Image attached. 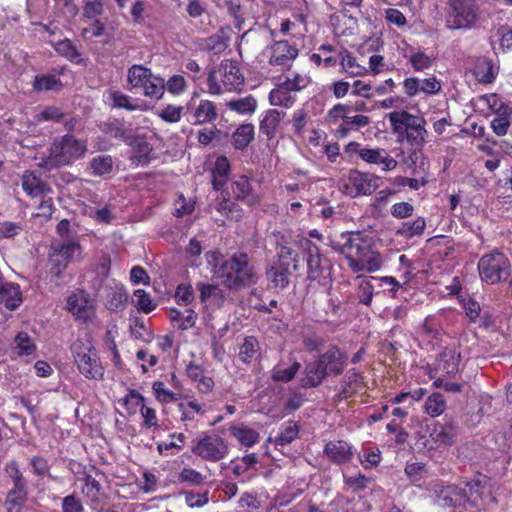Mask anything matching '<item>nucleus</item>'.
<instances>
[{"instance_id":"46","label":"nucleus","mask_w":512,"mask_h":512,"mask_svg":"<svg viewBox=\"0 0 512 512\" xmlns=\"http://www.w3.org/2000/svg\"><path fill=\"white\" fill-rule=\"evenodd\" d=\"M228 109L241 115H251L256 111L257 101L252 95L231 100L227 103Z\"/></svg>"},{"instance_id":"45","label":"nucleus","mask_w":512,"mask_h":512,"mask_svg":"<svg viewBox=\"0 0 512 512\" xmlns=\"http://www.w3.org/2000/svg\"><path fill=\"white\" fill-rule=\"evenodd\" d=\"M512 108H504L501 113L495 114V117L490 123L492 131L497 136H504L507 134L511 125Z\"/></svg>"},{"instance_id":"15","label":"nucleus","mask_w":512,"mask_h":512,"mask_svg":"<svg viewBox=\"0 0 512 512\" xmlns=\"http://www.w3.org/2000/svg\"><path fill=\"white\" fill-rule=\"evenodd\" d=\"M456 436V423L450 418H444L443 421H437L431 428H429V437L432 441V447L452 445L456 440Z\"/></svg>"},{"instance_id":"56","label":"nucleus","mask_w":512,"mask_h":512,"mask_svg":"<svg viewBox=\"0 0 512 512\" xmlns=\"http://www.w3.org/2000/svg\"><path fill=\"white\" fill-rule=\"evenodd\" d=\"M308 119V112L305 109H297L294 111L290 122L295 136L302 137L304 135Z\"/></svg>"},{"instance_id":"6","label":"nucleus","mask_w":512,"mask_h":512,"mask_svg":"<svg viewBox=\"0 0 512 512\" xmlns=\"http://www.w3.org/2000/svg\"><path fill=\"white\" fill-rule=\"evenodd\" d=\"M244 85L242 74L237 61L223 59L217 70H211L207 77L208 92L219 95L225 91H239Z\"/></svg>"},{"instance_id":"4","label":"nucleus","mask_w":512,"mask_h":512,"mask_svg":"<svg viewBox=\"0 0 512 512\" xmlns=\"http://www.w3.org/2000/svg\"><path fill=\"white\" fill-rule=\"evenodd\" d=\"M302 247L305 253L309 288L318 285L324 292H328L333 283V265L331 261L309 239L302 242Z\"/></svg>"},{"instance_id":"49","label":"nucleus","mask_w":512,"mask_h":512,"mask_svg":"<svg viewBox=\"0 0 512 512\" xmlns=\"http://www.w3.org/2000/svg\"><path fill=\"white\" fill-rule=\"evenodd\" d=\"M108 95L109 99L112 101V108L126 109L128 111H135L138 108V105L133 102L130 96L119 90L109 89Z\"/></svg>"},{"instance_id":"55","label":"nucleus","mask_w":512,"mask_h":512,"mask_svg":"<svg viewBox=\"0 0 512 512\" xmlns=\"http://www.w3.org/2000/svg\"><path fill=\"white\" fill-rule=\"evenodd\" d=\"M135 306L139 312L149 314L156 308V303L153 302L150 293L144 289H137L134 291Z\"/></svg>"},{"instance_id":"34","label":"nucleus","mask_w":512,"mask_h":512,"mask_svg":"<svg viewBox=\"0 0 512 512\" xmlns=\"http://www.w3.org/2000/svg\"><path fill=\"white\" fill-rule=\"evenodd\" d=\"M269 103L272 106L291 108L296 102V96L283 83L276 85L269 92Z\"/></svg>"},{"instance_id":"19","label":"nucleus","mask_w":512,"mask_h":512,"mask_svg":"<svg viewBox=\"0 0 512 512\" xmlns=\"http://www.w3.org/2000/svg\"><path fill=\"white\" fill-rule=\"evenodd\" d=\"M23 302L20 285L8 282L3 275L0 276V305L10 311L16 310Z\"/></svg>"},{"instance_id":"42","label":"nucleus","mask_w":512,"mask_h":512,"mask_svg":"<svg viewBox=\"0 0 512 512\" xmlns=\"http://www.w3.org/2000/svg\"><path fill=\"white\" fill-rule=\"evenodd\" d=\"M473 75L480 83H492L496 78L492 61L486 58L478 60L474 67Z\"/></svg>"},{"instance_id":"2","label":"nucleus","mask_w":512,"mask_h":512,"mask_svg":"<svg viewBox=\"0 0 512 512\" xmlns=\"http://www.w3.org/2000/svg\"><path fill=\"white\" fill-rule=\"evenodd\" d=\"M215 273L221 284L229 290L246 289L258 281L255 267L244 252L234 253L223 260Z\"/></svg>"},{"instance_id":"20","label":"nucleus","mask_w":512,"mask_h":512,"mask_svg":"<svg viewBox=\"0 0 512 512\" xmlns=\"http://www.w3.org/2000/svg\"><path fill=\"white\" fill-rule=\"evenodd\" d=\"M361 160L367 164L381 165L383 171L394 170L398 162L394 159L384 148H369L365 146L363 153H361Z\"/></svg>"},{"instance_id":"64","label":"nucleus","mask_w":512,"mask_h":512,"mask_svg":"<svg viewBox=\"0 0 512 512\" xmlns=\"http://www.w3.org/2000/svg\"><path fill=\"white\" fill-rule=\"evenodd\" d=\"M480 100L484 102L494 114L501 113L504 108H511L508 104L503 102L501 97L496 93L482 95Z\"/></svg>"},{"instance_id":"12","label":"nucleus","mask_w":512,"mask_h":512,"mask_svg":"<svg viewBox=\"0 0 512 512\" xmlns=\"http://www.w3.org/2000/svg\"><path fill=\"white\" fill-rule=\"evenodd\" d=\"M67 310L76 320L88 323L96 316V308L90 294L83 289H76L67 297Z\"/></svg>"},{"instance_id":"23","label":"nucleus","mask_w":512,"mask_h":512,"mask_svg":"<svg viewBox=\"0 0 512 512\" xmlns=\"http://www.w3.org/2000/svg\"><path fill=\"white\" fill-rule=\"evenodd\" d=\"M99 130L114 139L128 143L131 129L127 128L124 119L109 117L98 125Z\"/></svg>"},{"instance_id":"44","label":"nucleus","mask_w":512,"mask_h":512,"mask_svg":"<svg viewBox=\"0 0 512 512\" xmlns=\"http://www.w3.org/2000/svg\"><path fill=\"white\" fill-rule=\"evenodd\" d=\"M299 434V426L293 421L283 423L279 428V433L275 437V444L284 446L293 442Z\"/></svg>"},{"instance_id":"9","label":"nucleus","mask_w":512,"mask_h":512,"mask_svg":"<svg viewBox=\"0 0 512 512\" xmlns=\"http://www.w3.org/2000/svg\"><path fill=\"white\" fill-rule=\"evenodd\" d=\"M478 17L477 0H448L446 23L450 29H471Z\"/></svg>"},{"instance_id":"3","label":"nucleus","mask_w":512,"mask_h":512,"mask_svg":"<svg viewBox=\"0 0 512 512\" xmlns=\"http://www.w3.org/2000/svg\"><path fill=\"white\" fill-rule=\"evenodd\" d=\"M87 142L67 133L55 139L49 147V154L42 159L40 166L46 170L70 166L85 156Z\"/></svg>"},{"instance_id":"14","label":"nucleus","mask_w":512,"mask_h":512,"mask_svg":"<svg viewBox=\"0 0 512 512\" xmlns=\"http://www.w3.org/2000/svg\"><path fill=\"white\" fill-rule=\"evenodd\" d=\"M380 180L381 178L377 175L351 170L346 185V194L353 198L361 195H371L380 186Z\"/></svg>"},{"instance_id":"21","label":"nucleus","mask_w":512,"mask_h":512,"mask_svg":"<svg viewBox=\"0 0 512 512\" xmlns=\"http://www.w3.org/2000/svg\"><path fill=\"white\" fill-rule=\"evenodd\" d=\"M21 187L27 196L37 198L51 192L48 183L35 171L26 170L21 177Z\"/></svg>"},{"instance_id":"37","label":"nucleus","mask_w":512,"mask_h":512,"mask_svg":"<svg viewBox=\"0 0 512 512\" xmlns=\"http://www.w3.org/2000/svg\"><path fill=\"white\" fill-rule=\"evenodd\" d=\"M302 337L304 347L310 352L320 351L326 342V338L312 325L303 327Z\"/></svg>"},{"instance_id":"62","label":"nucleus","mask_w":512,"mask_h":512,"mask_svg":"<svg viewBox=\"0 0 512 512\" xmlns=\"http://www.w3.org/2000/svg\"><path fill=\"white\" fill-rule=\"evenodd\" d=\"M165 89L175 96L181 95L187 89V83L184 76L175 74L165 82Z\"/></svg>"},{"instance_id":"22","label":"nucleus","mask_w":512,"mask_h":512,"mask_svg":"<svg viewBox=\"0 0 512 512\" xmlns=\"http://www.w3.org/2000/svg\"><path fill=\"white\" fill-rule=\"evenodd\" d=\"M75 362L79 371L89 379L103 377L104 368L98 358V354H76Z\"/></svg>"},{"instance_id":"57","label":"nucleus","mask_w":512,"mask_h":512,"mask_svg":"<svg viewBox=\"0 0 512 512\" xmlns=\"http://www.w3.org/2000/svg\"><path fill=\"white\" fill-rule=\"evenodd\" d=\"M152 388L155 393L156 399L161 403H171L181 398V394L174 393L171 390L167 389L165 384L161 381L154 382Z\"/></svg>"},{"instance_id":"36","label":"nucleus","mask_w":512,"mask_h":512,"mask_svg":"<svg viewBox=\"0 0 512 512\" xmlns=\"http://www.w3.org/2000/svg\"><path fill=\"white\" fill-rule=\"evenodd\" d=\"M319 53H312L310 61L317 67L323 66L325 68L335 67L338 63V58L333 56L332 53L335 48L331 44H322L318 47Z\"/></svg>"},{"instance_id":"41","label":"nucleus","mask_w":512,"mask_h":512,"mask_svg":"<svg viewBox=\"0 0 512 512\" xmlns=\"http://www.w3.org/2000/svg\"><path fill=\"white\" fill-rule=\"evenodd\" d=\"M230 431L231 435L235 437L241 445L247 447L255 445L260 440L259 433L255 429L245 425L232 426Z\"/></svg>"},{"instance_id":"5","label":"nucleus","mask_w":512,"mask_h":512,"mask_svg":"<svg viewBox=\"0 0 512 512\" xmlns=\"http://www.w3.org/2000/svg\"><path fill=\"white\" fill-rule=\"evenodd\" d=\"M392 131L398 141H406L412 146H422L426 136V121L423 117L411 114L406 110L393 111L388 115Z\"/></svg>"},{"instance_id":"11","label":"nucleus","mask_w":512,"mask_h":512,"mask_svg":"<svg viewBox=\"0 0 512 512\" xmlns=\"http://www.w3.org/2000/svg\"><path fill=\"white\" fill-rule=\"evenodd\" d=\"M82 252V247L77 241H68L52 244L49 252L51 275L59 279L68 265L74 260L75 255Z\"/></svg>"},{"instance_id":"16","label":"nucleus","mask_w":512,"mask_h":512,"mask_svg":"<svg viewBox=\"0 0 512 512\" xmlns=\"http://www.w3.org/2000/svg\"><path fill=\"white\" fill-rule=\"evenodd\" d=\"M269 49V64L272 66H290L299 53L297 47L287 40L274 41Z\"/></svg>"},{"instance_id":"29","label":"nucleus","mask_w":512,"mask_h":512,"mask_svg":"<svg viewBox=\"0 0 512 512\" xmlns=\"http://www.w3.org/2000/svg\"><path fill=\"white\" fill-rule=\"evenodd\" d=\"M231 172V166L228 158L224 155L218 156L214 166L211 169L212 186L216 191H220L226 185Z\"/></svg>"},{"instance_id":"53","label":"nucleus","mask_w":512,"mask_h":512,"mask_svg":"<svg viewBox=\"0 0 512 512\" xmlns=\"http://www.w3.org/2000/svg\"><path fill=\"white\" fill-rule=\"evenodd\" d=\"M55 50L71 62L80 64L83 61V59L81 58V53L69 39L59 41L55 45Z\"/></svg>"},{"instance_id":"26","label":"nucleus","mask_w":512,"mask_h":512,"mask_svg":"<svg viewBox=\"0 0 512 512\" xmlns=\"http://www.w3.org/2000/svg\"><path fill=\"white\" fill-rule=\"evenodd\" d=\"M285 115V112L277 109L267 110L259 123L260 134L264 135L268 141L273 140L276 137L281 120Z\"/></svg>"},{"instance_id":"17","label":"nucleus","mask_w":512,"mask_h":512,"mask_svg":"<svg viewBox=\"0 0 512 512\" xmlns=\"http://www.w3.org/2000/svg\"><path fill=\"white\" fill-rule=\"evenodd\" d=\"M291 271L287 264H279L274 261L266 266L265 277L269 289L276 292L283 291L290 284Z\"/></svg>"},{"instance_id":"24","label":"nucleus","mask_w":512,"mask_h":512,"mask_svg":"<svg viewBox=\"0 0 512 512\" xmlns=\"http://www.w3.org/2000/svg\"><path fill=\"white\" fill-rule=\"evenodd\" d=\"M274 236L277 237V252L271 261L279 264H287L289 267L293 265V268L296 270L299 263V254L295 249L288 245L287 239L284 235L278 232L277 234H274Z\"/></svg>"},{"instance_id":"54","label":"nucleus","mask_w":512,"mask_h":512,"mask_svg":"<svg viewBox=\"0 0 512 512\" xmlns=\"http://www.w3.org/2000/svg\"><path fill=\"white\" fill-rule=\"evenodd\" d=\"M299 368L300 364L298 362H294L288 367L278 364L273 369L272 379L274 381L289 382L293 379Z\"/></svg>"},{"instance_id":"28","label":"nucleus","mask_w":512,"mask_h":512,"mask_svg":"<svg viewBox=\"0 0 512 512\" xmlns=\"http://www.w3.org/2000/svg\"><path fill=\"white\" fill-rule=\"evenodd\" d=\"M167 316L173 327L182 331L192 328L198 318L197 313L193 309H185L184 311H181L175 307L168 309Z\"/></svg>"},{"instance_id":"1","label":"nucleus","mask_w":512,"mask_h":512,"mask_svg":"<svg viewBox=\"0 0 512 512\" xmlns=\"http://www.w3.org/2000/svg\"><path fill=\"white\" fill-rule=\"evenodd\" d=\"M341 242L335 250L347 260L353 273L378 271L383 264L381 254L374 249L375 241L364 231H350L341 234Z\"/></svg>"},{"instance_id":"61","label":"nucleus","mask_w":512,"mask_h":512,"mask_svg":"<svg viewBox=\"0 0 512 512\" xmlns=\"http://www.w3.org/2000/svg\"><path fill=\"white\" fill-rule=\"evenodd\" d=\"M61 85V81L55 75H37L33 82V88L36 91H48L55 86Z\"/></svg>"},{"instance_id":"60","label":"nucleus","mask_w":512,"mask_h":512,"mask_svg":"<svg viewBox=\"0 0 512 512\" xmlns=\"http://www.w3.org/2000/svg\"><path fill=\"white\" fill-rule=\"evenodd\" d=\"M205 477L192 468H184L178 475V482L190 486H199L204 482Z\"/></svg>"},{"instance_id":"58","label":"nucleus","mask_w":512,"mask_h":512,"mask_svg":"<svg viewBox=\"0 0 512 512\" xmlns=\"http://www.w3.org/2000/svg\"><path fill=\"white\" fill-rule=\"evenodd\" d=\"M175 302L180 306H188L194 300V291L190 284L181 283L174 293Z\"/></svg>"},{"instance_id":"39","label":"nucleus","mask_w":512,"mask_h":512,"mask_svg":"<svg viewBox=\"0 0 512 512\" xmlns=\"http://www.w3.org/2000/svg\"><path fill=\"white\" fill-rule=\"evenodd\" d=\"M197 290L199 291V299L201 303L206 304L212 301L215 304H220L224 301V294L218 285L197 283Z\"/></svg>"},{"instance_id":"25","label":"nucleus","mask_w":512,"mask_h":512,"mask_svg":"<svg viewBox=\"0 0 512 512\" xmlns=\"http://www.w3.org/2000/svg\"><path fill=\"white\" fill-rule=\"evenodd\" d=\"M324 454L335 464L348 463L353 456L351 446L342 440L328 442L325 445Z\"/></svg>"},{"instance_id":"33","label":"nucleus","mask_w":512,"mask_h":512,"mask_svg":"<svg viewBox=\"0 0 512 512\" xmlns=\"http://www.w3.org/2000/svg\"><path fill=\"white\" fill-rule=\"evenodd\" d=\"M341 71L349 76H362L367 73V68L358 63L357 58L348 50L343 49L338 59Z\"/></svg>"},{"instance_id":"40","label":"nucleus","mask_w":512,"mask_h":512,"mask_svg":"<svg viewBox=\"0 0 512 512\" xmlns=\"http://www.w3.org/2000/svg\"><path fill=\"white\" fill-rule=\"evenodd\" d=\"M437 501L444 507H456L464 504V496L460 488L447 486L441 490Z\"/></svg>"},{"instance_id":"52","label":"nucleus","mask_w":512,"mask_h":512,"mask_svg":"<svg viewBox=\"0 0 512 512\" xmlns=\"http://www.w3.org/2000/svg\"><path fill=\"white\" fill-rule=\"evenodd\" d=\"M216 210L229 220L239 221L243 217V209L229 198H224L220 201Z\"/></svg>"},{"instance_id":"43","label":"nucleus","mask_w":512,"mask_h":512,"mask_svg":"<svg viewBox=\"0 0 512 512\" xmlns=\"http://www.w3.org/2000/svg\"><path fill=\"white\" fill-rule=\"evenodd\" d=\"M28 493L8 491L4 506L7 512H28L26 505Z\"/></svg>"},{"instance_id":"31","label":"nucleus","mask_w":512,"mask_h":512,"mask_svg":"<svg viewBox=\"0 0 512 512\" xmlns=\"http://www.w3.org/2000/svg\"><path fill=\"white\" fill-rule=\"evenodd\" d=\"M255 138V127L252 123L240 124L231 135V145L235 150L244 151Z\"/></svg>"},{"instance_id":"38","label":"nucleus","mask_w":512,"mask_h":512,"mask_svg":"<svg viewBox=\"0 0 512 512\" xmlns=\"http://www.w3.org/2000/svg\"><path fill=\"white\" fill-rule=\"evenodd\" d=\"M485 486L482 484L480 479L472 480L466 483L465 487L461 489L462 495L464 496V503L467 501L473 507H480V501L484 494Z\"/></svg>"},{"instance_id":"59","label":"nucleus","mask_w":512,"mask_h":512,"mask_svg":"<svg viewBox=\"0 0 512 512\" xmlns=\"http://www.w3.org/2000/svg\"><path fill=\"white\" fill-rule=\"evenodd\" d=\"M408 61L411 64L414 71H424L432 66V58L428 56L424 51H417L412 53L408 57Z\"/></svg>"},{"instance_id":"10","label":"nucleus","mask_w":512,"mask_h":512,"mask_svg":"<svg viewBox=\"0 0 512 512\" xmlns=\"http://www.w3.org/2000/svg\"><path fill=\"white\" fill-rule=\"evenodd\" d=\"M348 104H335L329 111L328 117L332 123L337 124L334 136L343 139L349 136L352 131H357L370 124V117L364 114L352 115L349 112Z\"/></svg>"},{"instance_id":"51","label":"nucleus","mask_w":512,"mask_h":512,"mask_svg":"<svg viewBox=\"0 0 512 512\" xmlns=\"http://www.w3.org/2000/svg\"><path fill=\"white\" fill-rule=\"evenodd\" d=\"M231 189L236 200H244L250 195L252 186L247 176L237 175L232 179Z\"/></svg>"},{"instance_id":"13","label":"nucleus","mask_w":512,"mask_h":512,"mask_svg":"<svg viewBox=\"0 0 512 512\" xmlns=\"http://www.w3.org/2000/svg\"><path fill=\"white\" fill-rule=\"evenodd\" d=\"M192 452L204 460L217 462L228 454L226 441L217 435H208L196 441Z\"/></svg>"},{"instance_id":"35","label":"nucleus","mask_w":512,"mask_h":512,"mask_svg":"<svg viewBox=\"0 0 512 512\" xmlns=\"http://www.w3.org/2000/svg\"><path fill=\"white\" fill-rule=\"evenodd\" d=\"M426 229V220L424 217L419 216L412 221L402 222L396 229L395 235L405 239L413 237H420L424 234Z\"/></svg>"},{"instance_id":"30","label":"nucleus","mask_w":512,"mask_h":512,"mask_svg":"<svg viewBox=\"0 0 512 512\" xmlns=\"http://www.w3.org/2000/svg\"><path fill=\"white\" fill-rule=\"evenodd\" d=\"M128 302V295L123 285L115 284L107 288L105 307L113 312L123 311Z\"/></svg>"},{"instance_id":"27","label":"nucleus","mask_w":512,"mask_h":512,"mask_svg":"<svg viewBox=\"0 0 512 512\" xmlns=\"http://www.w3.org/2000/svg\"><path fill=\"white\" fill-rule=\"evenodd\" d=\"M127 144L131 146L134 152V155L131 157V161L134 164L145 166L150 163L153 149L144 137L133 136L131 134V138Z\"/></svg>"},{"instance_id":"8","label":"nucleus","mask_w":512,"mask_h":512,"mask_svg":"<svg viewBox=\"0 0 512 512\" xmlns=\"http://www.w3.org/2000/svg\"><path fill=\"white\" fill-rule=\"evenodd\" d=\"M478 272L482 281L491 285L498 284L510 277L511 263L505 253L494 249L479 259Z\"/></svg>"},{"instance_id":"50","label":"nucleus","mask_w":512,"mask_h":512,"mask_svg":"<svg viewBox=\"0 0 512 512\" xmlns=\"http://www.w3.org/2000/svg\"><path fill=\"white\" fill-rule=\"evenodd\" d=\"M446 409V401L442 394L434 392L425 401L424 411L431 417L440 416Z\"/></svg>"},{"instance_id":"63","label":"nucleus","mask_w":512,"mask_h":512,"mask_svg":"<svg viewBox=\"0 0 512 512\" xmlns=\"http://www.w3.org/2000/svg\"><path fill=\"white\" fill-rule=\"evenodd\" d=\"M13 343L18 352H35L36 350L35 342L27 332H19Z\"/></svg>"},{"instance_id":"47","label":"nucleus","mask_w":512,"mask_h":512,"mask_svg":"<svg viewBox=\"0 0 512 512\" xmlns=\"http://www.w3.org/2000/svg\"><path fill=\"white\" fill-rule=\"evenodd\" d=\"M461 354H440L437 364L438 371L444 376H451L458 372Z\"/></svg>"},{"instance_id":"18","label":"nucleus","mask_w":512,"mask_h":512,"mask_svg":"<svg viewBox=\"0 0 512 512\" xmlns=\"http://www.w3.org/2000/svg\"><path fill=\"white\" fill-rule=\"evenodd\" d=\"M333 354H319L317 361L309 363L305 369V376L301 379L302 386L316 387L327 374V361Z\"/></svg>"},{"instance_id":"7","label":"nucleus","mask_w":512,"mask_h":512,"mask_svg":"<svg viewBox=\"0 0 512 512\" xmlns=\"http://www.w3.org/2000/svg\"><path fill=\"white\" fill-rule=\"evenodd\" d=\"M127 83L129 90L140 91L143 96L153 100H160L165 92V80L141 64H134L128 69Z\"/></svg>"},{"instance_id":"32","label":"nucleus","mask_w":512,"mask_h":512,"mask_svg":"<svg viewBox=\"0 0 512 512\" xmlns=\"http://www.w3.org/2000/svg\"><path fill=\"white\" fill-rule=\"evenodd\" d=\"M218 118L216 104L213 101L202 99L193 113V124L201 125L213 123Z\"/></svg>"},{"instance_id":"48","label":"nucleus","mask_w":512,"mask_h":512,"mask_svg":"<svg viewBox=\"0 0 512 512\" xmlns=\"http://www.w3.org/2000/svg\"><path fill=\"white\" fill-rule=\"evenodd\" d=\"M89 169L94 176H104L112 172L113 159L110 155H100L92 158Z\"/></svg>"}]
</instances>
